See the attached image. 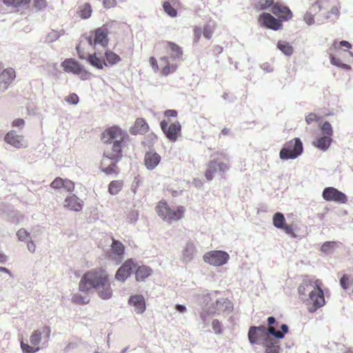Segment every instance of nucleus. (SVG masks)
Masks as SVG:
<instances>
[{"instance_id": "1", "label": "nucleus", "mask_w": 353, "mask_h": 353, "mask_svg": "<svg viewBox=\"0 0 353 353\" xmlns=\"http://www.w3.org/2000/svg\"><path fill=\"white\" fill-rule=\"evenodd\" d=\"M125 132L117 126L111 127L103 132L102 141L106 144L101 169L106 174L114 172L115 163L122 158L123 142Z\"/></svg>"}, {"instance_id": "2", "label": "nucleus", "mask_w": 353, "mask_h": 353, "mask_svg": "<svg viewBox=\"0 0 353 353\" xmlns=\"http://www.w3.org/2000/svg\"><path fill=\"white\" fill-rule=\"evenodd\" d=\"M300 299L307 305L310 312H314L325 304L324 294L318 280L304 279L298 287Z\"/></svg>"}, {"instance_id": "3", "label": "nucleus", "mask_w": 353, "mask_h": 353, "mask_svg": "<svg viewBox=\"0 0 353 353\" xmlns=\"http://www.w3.org/2000/svg\"><path fill=\"white\" fill-rule=\"evenodd\" d=\"M108 278L109 274L105 269L102 268L92 269L82 276L79 284V289L83 292H88L108 281Z\"/></svg>"}, {"instance_id": "4", "label": "nucleus", "mask_w": 353, "mask_h": 353, "mask_svg": "<svg viewBox=\"0 0 353 353\" xmlns=\"http://www.w3.org/2000/svg\"><path fill=\"white\" fill-rule=\"evenodd\" d=\"M170 56H163L159 59L161 67V74L167 76L176 71L177 68L176 61L181 59L182 49L173 42H168Z\"/></svg>"}, {"instance_id": "5", "label": "nucleus", "mask_w": 353, "mask_h": 353, "mask_svg": "<svg viewBox=\"0 0 353 353\" xmlns=\"http://www.w3.org/2000/svg\"><path fill=\"white\" fill-rule=\"evenodd\" d=\"M256 8L258 10L268 11L279 16L284 21H288L292 17V13L287 6L278 2L275 3L274 0H259Z\"/></svg>"}, {"instance_id": "6", "label": "nucleus", "mask_w": 353, "mask_h": 353, "mask_svg": "<svg viewBox=\"0 0 353 353\" xmlns=\"http://www.w3.org/2000/svg\"><path fill=\"white\" fill-rule=\"evenodd\" d=\"M270 335L279 339H283V334H280L279 331L276 330L274 327L266 328L265 326L261 325L250 327L248 340L252 345H262V342H264Z\"/></svg>"}, {"instance_id": "7", "label": "nucleus", "mask_w": 353, "mask_h": 353, "mask_svg": "<svg viewBox=\"0 0 353 353\" xmlns=\"http://www.w3.org/2000/svg\"><path fill=\"white\" fill-rule=\"evenodd\" d=\"M156 212L158 216L165 221L173 222L183 218L185 208L182 205L170 208L165 201L161 200L156 207Z\"/></svg>"}, {"instance_id": "8", "label": "nucleus", "mask_w": 353, "mask_h": 353, "mask_svg": "<svg viewBox=\"0 0 353 353\" xmlns=\"http://www.w3.org/2000/svg\"><path fill=\"white\" fill-rule=\"evenodd\" d=\"M86 41L91 46L100 45L105 48L108 44V30L106 28L101 27L91 33L90 35H85L80 41V44L76 47V50L81 59H85L80 49V45Z\"/></svg>"}, {"instance_id": "9", "label": "nucleus", "mask_w": 353, "mask_h": 353, "mask_svg": "<svg viewBox=\"0 0 353 353\" xmlns=\"http://www.w3.org/2000/svg\"><path fill=\"white\" fill-rule=\"evenodd\" d=\"M230 168L229 157L220 153L213 157V159L209 162L208 169L205 172V177L208 181H212L214 174L217 172H225Z\"/></svg>"}, {"instance_id": "10", "label": "nucleus", "mask_w": 353, "mask_h": 353, "mask_svg": "<svg viewBox=\"0 0 353 353\" xmlns=\"http://www.w3.org/2000/svg\"><path fill=\"white\" fill-rule=\"evenodd\" d=\"M321 134L312 141V145L321 151L328 150L332 142L333 128L328 121H325L320 127Z\"/></svg>"}, {"instance_id": "11", "label": "nucleus", "mask_w": 353, "mask_h": 353, "mask_svg": "<svg viewBox=\"0 0 353 353\" xmlns=\"http://www.w3.org/2000/svg\"><path fill=\"white\" fill-rule=\"evenodd\" d=\"M303 150V143L300 139L295 138L286 142L279 152V157L283 161L295 159L300 156Z\"/></svg>"}, {"instance_id": "12", "label": "nucleus", "mask_w": 353, "mask_h": 353, "mask_svg": "<svg viewBox=\"0 0 353 353\" xmlns=\"http://www.w3.org/2000/svg\"><path fill=\"white\" fill-rule=\"evenodd\" d=\"M203 261L214 267H220L225 265L229 259L230 255L223 250H212L206 252L203 256Z\"/></svg>"}, {"instance_id": "13", "label": "nucleus", "mask_w": 353, "mask_h": 353, "mask_svg": "<svg viewBox=\"0 0 353 353\" xmlns=\"http://www.w3.org/2000/svg\"><path fill=\"white\" fill-rule=\"evenodd\" d=\"M51 330L49 326H43L34 330L30 336V343L33 346L43 348L50 340Z\"/></svg>"}, {"instance_id": "14", "label": "nucleus", "mask_w": 353, "mask_h": 353, "mask_svg": "<svg viewBox=\"0 0 353 353\" xmlns=\"http://www.w3.org/2000/svg\"><path fill=\"white\" fill-rule=\"evenodd\" d=\"M4 141L6 143L17 149L26 148L28 145L24 137L15 130L9 131L6 134Z\"/></svg>"}, {"instance_id": "15", "label": "nucleus", "mask_w": 353, "mask_h": 353, "mask_svg": "<svg viewBox=\"0 0 353 353\" xmlns=\"http://www.w3.org/2000/svg\"><path fill=\"white\" fill-rule=\"evenodd\" d=\"M259 22L261 25L265 26L267 28L279 30L281 29L283 24L282 19L279 17V19L273 17L270 12H263L259 15Z\"/></svg>"}, {"instance_id": "16", "label": "nucleus", "mask_w": 353, "mask_h": 353, "mask_svg": "<svg viewBox=\"0 0 353 353\" xmlns=\"http://www.w3.org/2000/svg\"><path fill=\"white\" fill-rule=\"evenodd\" d=\"M323 199L327 201L345 203L347 201L346 195L333 187L325 188L322 193Z\"/></svg>"}, {"instance_id": "17", "label": "nucleus", "mask_w": 353, "mask_h": 353, "mask_svg": "<svg viewBox=\"0 0 353 353\" xmlns=\"http://www.w3.org/2000/svg\"><path fill=\"white\" fill-rule=\"evenodd\" d=\"M125 247L120 241L112 239L109 258L116 263H120L124 258Z\"/></svg>"}, {"instance_id": "18", "label": "nucleus", "mask_w": 353, "mask_h": 353, "mask_svg": "<svg viewBox=\"0 0 353 353\" xmlns=\"http://www.w3.org/2000/svg\"><path fill=\"white\" fill-rule=\"evenodd\" d=\"M128 304L137 314H143L146 309L145 300L142 294H133L130 296Z\"/></svg>"}, {"instance_id": "19", "label": "nucleus", "mask_w": 353, "mask_h": 353, "mask_svg": "<svg viewBox=\"0 0 353 353\" xmlns=\"http://www.w3.org/2000/svg\"><path fill=\"white\" fill-rule=\"evenodd\" d=\"M160 125L162 131L170 141H175L176 140L181 130L179 122L176 121L168 125L166 121H162Z\"/></svg>"}, {"instance_id": "20", "label": "nucleus", "mask_w": 353, "mask_h": 353, "mask_svg": "<svg viewBox=\"0 0 353 353\" xmlns=\"http://www.w3.org/2000/svg\"><path fill=\"white\" fill-rule=\"evenodd\" d=\"M135 267L132 259H128L117 270L114 279L121 283H124L130 276L132 269Z\"/></svg>"}, {"instance_id": "21", "label": "nucleus", "mask_w": 353, "mask_h": 353, "mask_svg": "<svg viewBox=\"0 0 353 353\" xmlns=\"http://www.w3.org/2000/svg\"><path fill=\"white\" fill-rule=\"evenodd\" d=\"M329 0H317L312 3L309 10L306 12L303 17V20L308 26L313 25L315 22L314 15L317 14L324 6L323 3L328 2Z\"/></svg>"}, {"instance_id": "22", "label": "nucleus", "mask_w": 353, "mask_h": 353, "mask_svg": "<svg viewBox=\"0 0 353 353\" xmlns=\"http://www.w3.org/2000/svg\"><path fill=\"white\" fill-rule=\"evenodd\" d=\"M50 188L54 190L63 188L67 192L72 193L74 190V183L68 179L57 177L51 182Z\"/></svg>"}, {"instance_id": "23", "label": "nucleus", "mask_w": 353, "mask_h": 353, "mask_svg": "<svg viewBox=\"0 0 353 353\" xmlns=\"http://www.w3.org/2000/svg\"><path fill=\"white\" fill-rule=\"evenodd\" d=\"M232 309V303L226 299H220L216 301L215 305H212L210 307L208 313V314H216L220 313L225 311H231Z\"/></svg>"}, {"instance_id": "24", "label": "nucleus", "mask_w": 353, "mask_h": 353, "mask_svg": "<svg viewBox=\"0 0 353 353\" xmlns=\"http://www.w3.org/2000/svg\"><path fill=\"white\" fill-rule=\"evenodd\" d=\"M68 195L63 201V207L72 211L79 212L82 210L83 201L75 194Z\"/></svg>"}, {"instance_id": "25", "label": "nucleus", "mask_w": 353, "mask_h": 353, "mask_svg": "<svg viewBox=\"0 0 353 353\" xmlns=\"http://www.w3.org/2000/svg\"><path fill=\"white\" fill-rule=\"evenodd\" d=\"M261 345L264 347L265 353H280L281 352L279 339L272 335H270L264 342H262Z\"/></svg>"}, {"instance_id": "26", "label": "nucleus", "mask_w": 353, "mask_h": 353, "mask_svg": "<svg viewBox=\"0 0 353 353\" xmlns=\"http://www.w3.org/2000/svg\"><path fill=\"white\" fill-rule=\"evenodd\" d=\"M161 159L158 153L151 150L145 153L143 162L147 170H152L159 164Z\"/></svg>"}, {"instance_id": "27", "label": "nucleus", "mask_w": 353, "mask_h": 353, "mask_svg": "<svg viewBox=\"0 0 353 353\" xmlns=\"http://www.w3.org/2000/svg\"><path fill=\"white\" fill-rule=\"evenodd\" d=\"M16 77L15 70L12 68L4 70L0 74V90L3 91L8 88L12 81Z\"/></svg>"}, {"instance_id": "28", "label": "nucleus", "mask_w": 353, "mask_h": 353, "mask_svg": "<svg viewBox=\"0 0 353 353\" xmlns=\"http://www.w3.org/2000/svg\"><path fill=\"white\" fill-rule=\"evenodd\" d=\"M95 290L98 296L103 300H109L113 296V290L109 280L101 284Z\"/></svg>"}, {"instance_id": "29", "label": "nucleus", "mask_w": 353, "mask_h": 353, "mask_svg": "<svg viewBox=\"0 0 353 353\" xmlns=\"http://www.w3.org/2000/svg\"><path fill=\"white\" fill-rule=\"evenodd\" d=\"M61 66L64 71L71 72L74 74H79L83 70L82 66L73 59H69L63 61Z\"/></svg>"}, {"instance_id": "30", "label": "nucleus", "mask_w": 353, "mask_h": 353, "mask_svg": "<svg viewBox=\"0 0 353 353\" xmlns=\"http://www.w3.org/2000/svg\"><path fill=\"white\" fill-rule=\"evenodd\" d=\"M196 254V246L192 242H188L182 251V261L188 263L192 261Z\"/></svg>"}, {"instance_id": "31", "label": "nucleus", "mask_w": 353, "mask_h": 353, "mask_svg": "<svg viewBox=\"0 0 353 353\" xmlns=\"http://www.w3.org/2000/svg\"><path fill=\"white\" fill-rule=\"evenodd\" d=\"M149 130V126L146 121L142 118L136 119L134 126L131 128L130 132L132 134H143L147 132Z\"/></svg>"}, {"instance_id": "32", "label": "nucleus", "mask_w": 353, "mask_h": 353, "mask_svg": "<svg viewBox=\"0 0 353 353\" xmlns=\"http://www.w3.org/2000/svg\"><path fill=\"white\" fill-rule=\"evenodd\" d=\"M152 272V270L148 266H139L135 272V278L137 281H143L147 277L150 276Z\"/></svg>"}, {"instance_id": "33", "label": "nucleus", "mask_w": 353, "mask_h": 353, "mask_svg": "<svg viewBox=\"0 0 353 353\" xmlns=\"http://www.w3.org/2000/svg\"><path fill=\"white\" fill-rule=\"evenodd\" d=\"M30 0H3V3L7 6L16 9L25 8L30 3Z\"/></svg>"}, {"instance_id": "34", "label": "nucleus", "mask_w": 353, "mask_h": 353, "mask_svg": "<svg viewBox=\"0 0 353 353\" xmlns=\"http://www.w3.org/2000/svg\"><path fill=\"white\" fill-rule=\"evenodd\" d=\"M88 61L91 65L97 69H102L103 65L107 66L106 62L102 61L99 57H97L96 53L89 54Z\"/></svg>"}, {"instance_id": "35", "label": "nucleus", "mask_w": 353, "mask_h": 353, "mask_svg": "<svg viewBox=\"0 0 353 353\" xmlns=\"http://www.w3.org/2000/svg\"><path fill=\"white\" fill-rule=\"evenodd\" d=\"M105 62L108 65H113L118 63L121 61V58L119 55L115 54L114 52L107 50L105 52Z\"/></svg>"}, {"instance_id": "36", "label": "nucleus", "mask_w": 353, "mask_h": 353, "mask_svg": "<svg viewBox=\"0 0 353 353\" xmlns=\"http://www.w3.org/2000/svg\"><path fill=\"white\" fill-rule=\"evenodd\" d=\"M272 223L275 228L281 229L285 224V218L283 213L276 212L272 218Z\"/></svg>"}, {"instance_id": "37", "label": "nucleus", "mask_w": 353, "mask_h": 353, "mask_svg": "<svg viewBox=\"0 0 353 353\" xmlns=\"http://www.w3.org/2000/svg\"><path fill=\"white\" fill-rule=\"evenodd\" d=\"M277 48L286 56H290L293 53V48L286 41H279L277 43Z\"/></svg>"}, {"instance_id": "38", "label": "nucleus", "mask_w": 353, "mask_h": 353, "mask_svg": "<svg viewBox=\"0 0 353 353\" xmlns=\"http://www.w3.org/2000/svg\"><path fill=\"white\" fill-rule=\"evenodd\" d=\"M123 187L121 181H113L109 185L108 191L112 195L117 194Z\"/></svg>"}, {"instance_id": "39", "label": "nucleus", "mask_w": 353, "mask_h": 353, "mask_svg": "<svg viewBox=\"0 0 353 353\" xmlns=\"http://www.w3.org/2000/svg\"><path fill=\"white\" fill-rule=\"evenodd\" d=\"M89 301L90 298L88 296H83L79 293L73 294L72 297V302L77 304L85 305L88 303Z\"/></svg>"}, {"instance_id": "40", "label": "nucleus", "mask_w": 353, "mask_h": 353, "mask_svg": "<svg viewBox=\"0 0 353 353\" xmlns=\"http://www.w3.org/2000/svg\"><path fill=\"white\" fill-rule=\"evenodd\" d=\"M216 26L214 23L206 24L203 30V37L207 39H211Z\"/></svg>"}, {"instance_id": "41", "label": "nucleus", "mask_w": 353, "mask_h": 353, "mask_svg": "<svg viewBox=\"0 0 353 353\" xmlns=\"http://www.w3.org/2000/svg\"><path fill=\"white\" fill-rule=\"evenodd\" d=\"M340 283L344 290H348L350 287H352V291L353 292V277L350 278L345 274L341 278Z\"/></svg>"}, {"instance_id": "42", "label": "nucleus", "mask_w": 353, "mask_h": 353, "mask_svg": "<svg viewBox=\"0 0 353 353\" xmlns=\"http://www.w3.org/2000/svg\"><path fill=\"white\" fill-rule=\"evenodd\" d=\"M17 236L19 241L25 243H26L27 241L32 239L30 233L23 228H21L17 231Z\"/></svg>"}, {"instance_id": "43", "label": "nucleus", "mask_w": 353, "mask_h": 353, "mask_svg": "<svg viewBox=\"0 0 353 353\" xmlns=\"http://www.w3.org/2000/svg\"><path fill=\"white\" fill-rule=\"evenodd\" d=\"M92 12L91 7L89 4L85 3L80 7L79 14L82 19H88L90 17Z\"/></svg>"}, {"instance_id": "44", "label": "nucleus", "mask_w": 353, "mask_h": 353, "mask_svg": "<svg viewBox=\"0 0 353 353\" xmlns=\"http://www.w3.org/2000/svg\"><path fill=\"white\" fill-rule=\"evenodd\" d=\"M336 245V243L334 241H327L323 243L321 246V250L326 254H330Z\"/></svg>"}, {"instance_id": "45", "label": "nucleus", "mask_w": 353, "mask_h": 353, "mask_svg": "<svg viewBox=\"0 0 353 353\" xmlns=\"http://www.w3.org/2000/svg\"><path fill=\"white\" fill-rule=\"evenodd\" d=\"M21 347L23 353H35L40 350L39 347H34V346H31L23 341L21 342Z\"/></svg>"}, {"instance_id": "46", "label": "nucleus", "mask_w": 353, "mask_h": 353, "mask_svg": "<svg viewBox=\"0 0 353 353\" xmlns=\"http://www.w3.org/2000/svg\"><path fill=\"white\" fill-rule=\"evenodd\" d=\"M165 12L172 17H176L177 12L168 1L164 2L163 5Z\"/></svg>"}, {"instance_id": "47", "label": "nucleus", "mask_w": 353, "mask_h": 353, "mask_svg": "<svg viewBox=\"0 0 353 353\" xmlns=\"http://www.w3.org/2000/svg\"><path fill=\"white\" fill-rule=\"evenodd\" d=\"M212 330L213 332L216 334L222 335V325L221 323L217 320L214 319L213 320L212 323Z\"/></svg>"}, {"instance_id": "48", "label": "nucleus", "mask_w": 353, "mask_h": 353, "mask_svg": "<svg viewBox=\"0 0 353 353\" xmlns=\"http://www.w3.org/2000/svg\"><path fill=\"white\" fill-rule=\"evenodd\" d=\"M60 34L55 30H52L46 37L45 41L47 43H52L55 41L59 37Z\"/></svg>"}, {"instance_id": "49", "label": "nucleus", "mask_w": 353, "mask_h": 353, "mask_svg": "<svg viewBox=\"0 0 353 353\" xmlns=\"http://www.w3.org/2000/svg\"><path fill=\"white\" fill-rule=\"evenodd\" d=\"M65 101L70 105H77L79 100L77 94L72 93L65 99Z\"/></svg>"}, {"instance_id": "50", "label": "nucleus", "mask_w": 353, "mask_h": 353, "mask_svg": "<svg viewBox=\"0 0 353 353\" xmlns=\"http://www.w3.org/2000/svg\"><path fill=\"white\" fill-rule=\"evenodd\" d=\"M281 230H283L286 234H288L289 236L292 238L296 237V234L294 232L292 225L285 223V225H283V228H282Z\"/></svg>"}, {"instance_id": "51", "label": "nucleus", "mask_w": 353, "mask_h": 353, "mask_svg": "<svg viewBox=\"0 0 353 353\" xmlns=\"http://www.w3.org/2000/svg\"><path fill=\"white\" fill-rule=\"evenodd\" d=\"M329 14H334V15L338 17L339 14V8L336 6H333L331 8L330 11L327 13V14L324 17V19L321 20V23H325L326 21H327V20L330 18Z\"/></svg>"}, {"instance_id": "52", "label": "nucleus", "mask_w": 353, "mask_h": 353, "mask_svg": "<svg viewBox=\"0 0 353 353\" xmlns=\"http://www.w3.org/2000/svg\"><path fill=\"white\" fill-rule=\"evenodd\" d=\"M150 64L152 67V68L153 69V70L157 72L159 69L161 70V67L160 66V63H158L157 59L153 57H151L150 58Z\"/></svg>"}, {"instance_id": "53", "label": "nucleus", "mask_w": 353, "mask_h": 353, "mask_svg": "<svg viewBox=\"0 0 353 353\" xmlns=\"http://www.w3.org/2000/svg\"><path fill=\"white\" fill-rule=\"evenodd\" d=\"M33 3L37 10H41L46 7V0H33Z\"/></svg>"}, {"instance_id": "54", "label": "nucleus", "mask_w": 353, "mask_h": 353, "mask_svg": "<svg viewBox=\"0 0 353 353\" xmlns=\"http://www.w3.org/2000/svg\"><path fill=\"white\" fill-rule=\"evenodd\" d=\"M330 60L331 64L336 67H339L340 65L342 63L341 60L339 58L336 57L333 54L330 55Z\"/></svg>"}, {"instance_id": "55", "label": "nucleus", "mask_w": 353, "mask_h": 353, "mask_svg": "<svg viewBox=\"0 0 353 353\" xmlns=\"http://www.w3.org/2000/svg\"><path fill=\"white\" fill-rule=\"evenodd\" d=\"M174 309L176 311L183 314L188 312L186 306L182 304H176L174 307Z\"/></svg>"}, {"instance_id": "56", "label": "nucleus", "mask_w": 353, "mask_h": 353, "mask_svg": "<svg viewBox=\"0 0 353 353\" xmlns=\"http://www.w3.org/2000/svg\"><path fill=\"white\" fill-rule=\"evenodd\" d=\"M25 125V121L22 119H17L12 121V126L17 128H23Z\"/></svg>"}, {"instance_id": "57", "label": "nucleus", "mask_w": 353, "mask_h": 353, "mask_svg": "<svg viewBox=\"0 0 353 353\" xmlns=\"http://www.w3.org/2000/svg\"><path fill=\"white\" fill-rule=\"evenodd\" d=\"M27 244V248L28 251L31 253H34L36 250V246L34 243L33 242L32 239H31L28 241L26 242Z\"/></svg>"}, {"instance_id": "58", "label": "nucleus", "mask_w": 353, "mask_h": 353, "mask_svg": "<svg viewBox=\"0 0 353 353\" xmlns=\"http://www.w3.org/2000/svg\"><path fill=\"white\" fill-rule=\"evenodd\" d=\"M317 119V116L315 114L310 113L305 117V121L307 124H310Z\"/></svg>"}, {"instance_id": "59", "label": "nucleus", "mask_w": 353, "mask_h": 353, "mask_svg": "<svg viewBox=\"0 0 353 353\" xmlns=\"http://www.w3.org/2000/svg\"><path fill=\"white\" fill-rule=\"evenodd\" d=\"M261 67L263 70L267 72H272L274 70L273 66L269 63H264Z\"/></svg>"}, {"instance_id": "60", "label": "nucleus", "mask_w": 353, "mask_h": 353, "mask_svg": "<svg viewBox=\"0 0 353 353\" xmlns=\"http://www.w3.org/2000/svg\"><path fill=\"white\" fill-rule=\"evenodd\" d=\"M201 33H202V30L200 28H196L194 29V41L195 42H198V41L199 40L200 37H201Z\"/></svg>"}, {"instance_id": "61", "label": "nucleus", "mask_w": 353, "mask_h": 353, "mask_svg": "<svg viewBox=\"0 0 353 353\" xmlns=\"http://www.w3.org/2000/svg\"><path fill=\"white\" fill-rule=\"evenodd\" d=\"M103 3L105 8H112L116 5L115 0H103Z\"/></svg>"}, {"instance_id": "62", "label": "nucleus", "mask_w": 353, "mask_h": 353, "mask_svg": "<svg viewBox=\"0 0 353 353\" xmlns=\"http://www.w3.org/2000/svg\"><path fill=\"white\" fill-rule=\"evenodd\" d=\"M164 115L168 118L170 117H175L177 115V112L174 110H168L165 111Z\"/></svg>"}, {"instance_id": "63", "label": "nucleus", "mask_w": 353, "mask_h": 353, "mask_svg": "<svg viewBox=\"0 0 353 353\" xmlns=\"http://www.w3.org/2000/svg\"><path fill=\"white\" fill-rule=\"evenodd\" d=\"M339 46L341 48H346L347 49L352 48V44L347 41L343 40L339 42Z\"/></svg>"}, {"instance_id": "64", "label": "nucleus", "mask_w": 353, "mask_h": 353, "mask_svg": "<svg viewBox=\"0 0 353 353\" xmlns=\"http://www.w3.org/2000/svg\"><path fill=\"white\" fill-rule=\"evenodd\" d=\"M192 184L197 188H201L203 185L202 181L199 179H194Z\"/></svg>"}]
</instances>
